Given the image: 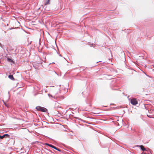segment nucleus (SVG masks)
I'll return each mask as SVG.
<instances>
[{"mask_svg": "<svg viewBox=\"0 0 154 154\" xmlns=\"http://www.w3.org/2000/svg\"><path fill=\"white\" fill-rule=\"evenodd\" d=\"M48 96H49L50 97H53L52 95H51V94H48ZM54 97V98H55V97Z\"/></svg>", "mask_w": 154, "mask_h": 154, "instance_id": "9", "label": "nucleus"}, {"mask_svg": "<svg viewBox=\"0 0 154 154\" xmlns=\"http://www.w3.org/2000/svg\"><path fill=\"white\" fill-rule=\"evenodd\" d=\"M50 0H48V1L45 3V5H47L50 4Z\"/></svg>", "mask_w": 154, "mask_h": 154, "instance_id": "8", "label": "nucleus"}, {"mask_svg": "<svg viewBox=\"0 0 154 154\" xmlns=\"http://www.w3.org/2000/svg\"><path fill=\"white\" fill-rule=\"evenodd\" d=\"M7 59V60L8 61H9V62H12L13 63H14V62L11 59H10L9 58H8Z\"/></svg>", "mask_w": 154, "mask_h": 154, "instance_id": "6", "label": "nucleus"}, {"mask_svg": "<svg viewBox=\"0 0 154 154\" xmlns=\"http://www.w3.org/2000/svg\"><path fill=\"white\" fill-rule=\"evenodd\" d=\"M46 145H47L48 146H49L52 148H53L54 149H56V147H55V146H54L53 145L51 144H48V143H46Z\"/></svg>", "mask_w": 154, "mask_h": 154, "instance_id": "4", "label": "nucleus"}, {"mask_svg": "<svg viewBox=\"0 0 154 154\" xmlns=\"http://www.w3.org/2000/svg\"><path fill=\"white\" fill-rule=\"evenodd\" d=\"M5 136H7L8 137H9V135L7 134H5L4 135H3V136H1L0 135V138L1 139H3L4 137H5Z\"/></svg>", "mask_w": 154, "mask_h": 154, "instance_id": "3", "label": "nucleus"}, {"mask_svg": "<svg viewBox=\"0 0 154 154\" xmlns=\"http://www.w3.org/2000/svg\"><path fill=\"white\" fill-rule=\"evenodd\" d=\"M36 109L38 110L43 112H46L47 111V109L45 108L39 106H36Z\"/></svg>", "mask_w": 154, "mask_h": 154, "instance_id": "1", "label": "nucleus"}, {"mask_svg": "<svg viewBox=\"0 0 154 154\" xmlns=\"http://www.w3.org/2000/svg\"><path fill=\"white\" fill-rule=\"evenodd\" d=\"M140 146V149H141V150H142L144 151L145 150H146L145 148L143 146L141 145V146Z\"/></svg>", "mask_w": 154, "mask_h": 154, "instance_id": "7", "label": "nucleus"}, {"mask_svg": "<svg viewBox=\"0 0 154 154\" xmlns=\"http://www.w3.org/2000/svg\"><path fill=\"white\" fill-rule=\"evenodd\" d=\"M131 103L133 105H135L138 103L136 100L135 99H131Z\"/></svg>", "mask_w": 154, "mask_h": 154, "instance_id": "2", "label": "nucleus"}, {"mask_svg": "<svg viewBox=\"0 0 154 154\" xmlns=\"http://www.w3.org/2000/svg\"><path fill=\"white\" fill-rule=\"evenodd\" d=\"M8 78L14 80V78L12 75H10L8 76Z\"/></svg>", "mask_w": 154, "mask_h": 154, "instance_id": "5", "label": "nucleus"}, {"mask_svg": "<svg viewBox=\"0 0 154 154\" xmlns=\"http://www.w3.org/2000/svg\"><path fill=\"white\" fill-rule=\"evenodd\" d=\"M55 149L58 151H60L61 150H60V149H59L58 148H57V147H56V149Z\"/></svg>", "mask_w": 154, "mask_h": 154, "instance_id": "11", "label": "nucleus"}, {"mask_svg": "<svg viewBox=\"0 0 154 154\" xmlns=\"http://www.w3.org/2000/svg\"><path fill=\"white\" fill-rule=\"evenodd\" d=\"M4 104L5 106H7V107H9V105L6 103H5L4 102Z\"/></svg>", "mask_w": 154, "mask_h": 154, "instance_id": "10", "label": "nucleus"}]
</instances>
